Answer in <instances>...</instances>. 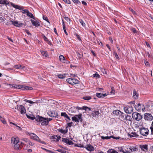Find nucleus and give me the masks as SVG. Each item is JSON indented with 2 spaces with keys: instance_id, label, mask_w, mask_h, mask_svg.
<instances>
[{
  "instance_id": "c756f323",
  "label": "nucleus",
  "mask_w": 153,
  "mask_h": 153,
  "mask_svg": "<svg viewBox=\"0 0 153 153\" xmlns=\"http://www.w3.org/2000/svg\"><path fill=\"white\" fill-rule=\"evenodd\" d=\"M79 81L77 80L74 79L72 78V85L74 84H77L79 83Z\"/></svg>"
},
{
  "instance_id": "f8f14e48",
  "label": "nucleus",
  "mask_w": 153,
  "mask_h": 153,
  "mask_svg": "<svg viewBox=\"0 0 153 153\" xmlns=\"http://www.w3.org/2000/svg\"><path fill=\"white\" fill-rule=\"evenodd\" d=\"M130 146H123V153H130L129 151L130 149Z\"/></svg>"
},
{
  "instance_id": "c85d7f7f",
  "label": "nucleus",
  "mask_w": 153,
  "mask_h": 153,
  "mask_svg": "<svg viewBox=\"0 0 153 153\" xmlns=\"http://www.w3.org/2000/svg\"><path fill=\"white\" fill-rule=\"evenodd\" d=\"M40 52L43 56H45V57H47L48 56V55L47 51H41Z\"/></svg>"
},
{
  "instance_id": "0eeeda50",
  "label": "nucleus",
  "mask_w": 153,
  "mask_h": 153,
  "mask_svg": "<svg viewBox=\"0 0 153 153\" xmlns=\"http://www.w3.org/2000/svg\"><path fill=\"white\" fill-rule=\"evenodd\" d=\"M144 119L148 121H151L152 120L153 117L152 115L148 113L145 114L144 116Z\"/></svg>"
},
{
  "instance_id": "2eb2a0df",
  "label": "nucleus",
  "mask_w": 153,
  "mask_h": 153,
  "mask_svg": "<svg viewBox=\"0 0 153 153\" xmlns=\"http://www.w3.org/2000/svg\"><path fill=\"white\" fill-rule=\"evenodd\" d=\"M101 139L104 140V139H110L111 138H114V139H115L116 140L118 139H119V137H115L113 136H110L109 137L108 136H106V137H104L103 136H101Z\"/></svg>"
},
{
  "instance_id": "f257e3e1",
  "label": "nucleus",
  "mask_w": 153,
  "mask_h": 153,
  "mask_svg": "<svg viewBox=\"0 0 153 153\" xmlns=\"http://www.w3.org/2000/svg\"><path fill=\"white\" fill-rule=\"evenodd\" d=\"M11 143L14 145V149H21L25 143L22 142L20 143L19 142L18 138L12 137L11 140Z\"/></svg>"
},
{
  "instance_id": "6ab92c4d",
  "label": "nucleus",
  "mask_w": 153,
  "mask_h": 153,
  "mask_svg": "<svg viewBox=\"0 0 153 153\" xmlns=\"http://www.w3.org/2000/svg\"><path fill=\"white\" fill-rule=\"evenodd\" d=\"M30 21L32 24L35 26L37 27L39 26L40 24L39 22L37 21H35L32 19H31Z\"/></svg>"
},
{
  "instance_id": "a211bd4d",
  "label": "nucleus",
  "mask_w": 153,
  "mask_h": 153,
  "mask_svg": "<svg viewBox=\"0 0 153 153\" xmlns=\"http://www.w3.org/2000/svg\"><path fill=\"white\" fill-rule=\"evenodd\" d=\"M61 116L64 117L66 119V120L67 119L68 120H67V121H69L71 120L70 118L65 112L61 113Z\"/></svg>"
},
{
  "instance_id": "c03bdc74",
  "label": "nucleus",
  "mask_w": 153,
  "mask_h": 153,
  "mask_svg": "<svg viewBox=\"0 0 153 153\" xmlns=\"http://www.w3.org/2000/svg\"><path fill=\"white\" fill-rule=\"evenodd\" d=\"M0 120L4 124H5L6 123V121L1 116H0Z\"/></svg>"
},
{
  "instance_id": "7c9ffc66",
  "label": "nucleus",
  "mask_w": 153,
  "mask_h": 153,
  "mask_svg": "<svg viewBox=\"0 0 153 153\" xmlns=\"http://www.w3.org/2000/svg\"><path fill=\"white\" fill-rule=\"evenodd\" d=\"M27 15L28 16L30 17V18H32L34 19H35L34 17L33 14L31 13L29 11L27 12Z\"/></svg>"
},
{
  "instance_id": "8fccbe9b",
  "label": "nucleus",
  "mask_w": 153,
  "mask_h": 153,
  "mask_svg": "<svg viewBox=\"0 0 153 153\" xmlns=\"http://www.w3.org/2000/svg\"><path fill=\"white\" fill-rule=\"evenodd\" d=\"M11 4L14 8L18 9V8L19 6V5H15L13 3H11Z\"/></svg>"
},
{
  "instance_id": "58836bf2",
  "label": "nucleus",
  "mask_w": 153,
  "mask_h": 153,
  "mask_svg": "<svg viewBox=\"0 0 153 153\" xmlns=\"http://www.w3.org/2000/svg\"><path fill=\"white\" fill-rule=\"evenodd\" d=\"M82 109L84 110L85 111H90L91 109L87 106H83Z\"/></svg>"
},
{
  "instance_id": "ea45409f",
  "label": "nucleus",
  "mask_w": 153,
  "mask_h": 153,
  "mask_svg": "<svg viewBox=\"0 0 153 153\" xmlns=\"http://www.w3.org/2000/svg\"><path fill=\"white\" fill-rule=\"evenodd\" d=\"M66 81L69 84L72 85V78H70L66 79Z\"/></svg>"
},
{
  "instance_id": "69168bd1",
  "label": "nucleus",
  "mask_w": 153,
  "mask_h": 153,
  "mask_svg": "<svg viewBox=\"0 0 153 153\" xmlns=\"http://www.w3.org/2000/svg\"><path fill=\"white\" fill-rule=\"evenodd\" d=\"M27 144H28L30 145L31 146H33L34 144V143H33L30 142V140L29 142H28Z\"/></svg>"
},
{
  "instance_id": "338daca9",
  "label": "nucleus",
  "mask_w": 153,
  "mask_h": 153,
  "mask_svg": "<svg viewBox=\"0 0 153 153\" xmlns=\"http://www.w3.org/2000/svg\"><path fill=\"white\" fill-rule=\"evenodd\" d=\"M55 137H57L56 141H58L61 138V137L60 136H58L57 135H56Z\"/></svg>"
},
{
  "instance_id": "412c9836",
  "label": "nucleus",
  "mask_w": 153,
  "mask_h": 153,
  "mask_svg": "<svg viewBox=\"0 0 153 153\" xmlns=\"http://www.w3.org/2000/svg\"><path fill=\"white\" fill-rule=\"evenodd\" d=\"M0 4L6 5L9 4V3L7 0H0Z\"/></svg>"
},
{
  "instance_id": "f704fd0d",
  "label": "nucleus",
  "mask_w": 153,
  "mask_h": 153,
  "mask_svg": "<svg viewBox=\"0 0 153 153\" xmlns=\"http://www.w3.org/2000/svg\"><path fill=\"white\" fill-rule=\"evenodd\" d=\"M27 117V118L29 119H30L32 120H34V119L36 120V117H35L34 116H33V115H28L27 114H26Z\"/></svg>"
},
{
  "instance_id": "f03ea898",
  "label": "nucleus",
  "mask_w": 153,
  "mask_h": 153,
  "mask_svg": "<svg viewBox=\"0 0 153 153\" xmlns=\"http://www.w3.org/2000/svg\"><path fill=\"white\" fill-rule=\"evenodd\" d=\"M36 120L38 122H42L41 125L42 126L47 125L48 123L47 120V118L42 117L41 116L38 115L36 118Z\"/></svg>"
},
{
  "instance_id": "aec40b11",
  "label": "nucleus",
  "mask_w": 153,
  "mask_h": 153,
  "mask_svg": "<svg viewBox=\"0 0 153 153\" xmlns=\"http://www.w3.org/2000/svg\"><path fill=\"white\" fill-rule=\"evenodd\" d=\"M58 131L63 134H66L68 131L67 127L64 130L62 129H59L57 130Z\"/></svg>"
},
{
  "instance_id": "20e7f679",
  "label": "nucleus",
  "mask_w": 153,
  "mask_h": 153,
  "mask_svg": "<svg viewBox=\"0 0 153 153\" xmlns=\"http://www.w3.org/2000/svg\"><path fill=\"white\" fill-rule=\"evenodd\" d=\"M132 117L134 119L137 121H139L142 117L141 115L139 113L136 112H133L132 115Z\"/></svg>"
},
{
  "instance_id": "4c0bfd02",
  "label": "nucleus",
  "mask_w": 153,
  "mask_h": 153,
  "mask_svg": "<svg viewBox=\"0 0 153 153\" xmlns=\"http://www.w3.org/2000/svg\"><path fill=\"white\" fill-rule=\"evenodd\" d=\"M124 115L126 116V115H125L124 114L122 113L121 114V115H120V117L119 118V119L122 120L125 119L124 118Z\"/></svg>"
},
{
  "instance_id": "4be33fe9",
  "label": "nucleus",
  "mask_w": 153,
  "mask_h": 153,
  "mask_svg": "<svg viewBox=\"0 0 153 153\" xmlns=\"http://www.w3.org/2000/svg\"><path fill=\"white\" fill-rule=\"evenodd\" d=\"M147 147L148 146L147 145L140 146V148L141 149L145 152H146L147 150Z\"/></svg>"
},
{
  "instance_id": "774afa93",
  "label": "nucleus",
  "mask_w": 153,
  "mask_h": 153,
  "mask_svg": "<svg viewBox=\"0 0 153 153\" xmlns=\"http://www.w3.org/2000/svg\"><path fill=\"white\" fill-rule=\"evenodd\" d=\"M5 19L2 17H0V20L1 22H3L5 21Z\"/></svg>"
},
{
  "instance_id": "5fc2aeb1",
  "label": "nucleus",
  "mask_w": 153,
  "mask_h": 153,
  "mask_svg": "<svg viewBox=\"0 0 153 153\" xmlns=\"http://www.w3.org/2000/svg\"><path fill=\"white\" fill-rule=\"evenodd\" d=\"M43 19L44 20H46L48 22H49L48 19L46 16H43Z\"/></svg>"
},
{
  "instance_id": "b1692460",
  "label": "nucleus",
  "mask_w": 153,
  "mask_h": 153,
  "mask_svg": "<svg viewBox=\"0 0 153 153\" xmlns=\"http://www.w3.org/2000/svg\"><path fill=\"white\" fill-rule=\"evenodd\" d=\"M99 114V112L98 111H94L91 114V115L93 117H95L96 116H97Z\"/></svg>"
},
{
  "instance_id": "79ce46f5",
  "label": "nucleus",
  "mask_w": 153,
  "mask_h": 153,
  "mask_svg": "<svg viewBox=\"0 0 153 153\" xmlns=\"http://www.w3.org/2000/svg\"><path fill=\"white\" fill-rule=\"evenodd\" d=\"M91 98V97L90 96H85L83 97V99L85 100H90Z\"/></svg>"
},
{
  "instance_id": "393cba45",
  "label": "nucleus",
  "mask_w": 153,
  "mask_h": 153,
  "mask_svg": "<svg viewBox=\"0 0 153 153\" xmlns=\"http://www.w3.org/2000/svg\"><path fill=\"white\" fill-rule=\"evenodd\" d=\"M14 68L17 69H22L24 67L20 65H14L13 66Z\"/></svg>"
},
{
  "instance_id": "603ef678",
  "label": "nucleus",
  "mask_w": 153,
  "mask_h": 153,
  "mask_svg": "<svg viewBox=\"0 0 153 153\" xmlns=\"http://www.w3.org/2000/svg\"><path fill=\"white\" fill-rule=\"evenodd\" d=\"M24 101H26V102L29 103L30 104H33L34 103V102H33L32 101L30 100H25Z\"/></svg>"
},
{
  "instance_id": "7ed1b4c3",
  "label": "nucleus",
  "mask_w": 153,
  "mask_h": 153,
  "mask_svg": "<svg viewBox=\"0 0 153 153\" xmlns=\"http://www.w3.org/2000/svg\"><path fill=\"white\" fill-rule=\"evenodd\" d=\"M82 114H79L78 115L73 116L71 118L72 120L75 122H79L80 121L82 122Z\"/></svg>"
},
{
  "instance_id": "bf43d9fd",
  "label": "nucleus",
  "mask_w": 153,
  "mask_h": 153,
  "mask_svg": "<svg viewBox=\"0 0 153 153\" xmlns=\"http://www.w3.org/2000/svg\"><path fill=\"white\" fill-rule=\"evenodd\" d=\"M123 146L119 147L118 148V151L119 152H123Z\"/></svg>"
},
{
  "instance_id": "9d476101",
  "label": "nucleus",
  "mask_w": 153,
  "mask_h": 153,
  "mask_svg": "<svg viewBox=\"0 0 153 153\" xmlns=\"http://www.w3.org/2000/svg\"><path fill=\"white\" fill-rule=\"evenodd\" d=\"M10 22H11L12 24L14 26L18 27H21L23 25V23H19L17 21H13L12 20H11Z\"/></svg>"
},
{
  "instance_id": "473e14b6",
  "label": "nucleus",
  "mask_w": 153,
  "mask_h": 153,
  "mask_svg": "<svg viewBox=\"0 0 153 153\" xmlns=\"http://www.w3.org/2000/svg\"><path fill=\"white\" fill-rule=\"evenodd\" d=\"M76 110V107H73L71 108L70 110L72 113H75Z\"/></svg>"
},
{
  "instance_id": "2f4dec72",
  "label": "nucleus",
  "mask_w": 153,
  "mask_h": 153,
  "mask_svg": "<svg viewBox=\"0 0 153 153\" xmlns=\"http://www.w3.org/2000/svg\"><path fill=\"white\" fill-rule=\"evenodd\" d=\"M108 153H119L117 151L114 149H110L107 151Z\"/></svg>"
},
{
  "instance_id": "052dcab7",
  "label": "nucleus",
  "mask_w": 153,
  "mask_h": 153,
  "mask_svg": "<svg viewBox=\"0 0 153 153\" xmlns=\"http://www.w3.org/2000/svg\"><path fill=\"white\" fill-rule=\"evenodd\" d=\"M131 30L134 33H136L137 32L136 30L134 28H132Z\"/></svg>"
},
{
  "instance_id": "13d9d810",
  "label": "nucleus",
  "mask_w": 153,
  "mask_h": 153,
  "mask_svg": "<svg viewBox=\"0 0 153 153\" xmlns=\"http://www.w3.org/2000/svg\"><path fill=\"white\" fill-rule=\"evenodd\" d=\"M114 56L117 59H119V58L117 53L116 52H114Z\"/></svg>"
},
{
  "instance_id": "6e6552de",
  "label": "nucleus",
  "mask_w": 153,
  "mask_h": 153,
  "mask_svg": "<svg viewBox=\"0 0 153 153\" xmlns=\"http://www.w3.org/2000/svg\"><path fill=\"white\" fill-rule=\"evenodd\" d=\"M28 135L31 139L38 141L39 139V137L35 134L33 133H29Z\"/></svg>"
},
{
  "instance_id": "e433bc0d",
  "label": "nucleus",
  "mask_w": 153,
  "mask_h": 153,
  "mask_svg": "<svg viewBox=\"0 0 153 153\" xmlns=\"http://www.w3.org/2000/svg\"><path fill=\"white\" fill-rule=\"evenodd\" d=\"M131 118L130 116H129L128 115H126L125 119L126 120L131 121Z\"/></svg>"
},
{
  "instance_id": "4d7b16f0",
  "label": "nucleus",
  "mask_w": 153,
  "mask_h": 153,
  "mask_svg": "<svg viewBox=\"0 0 153 153\" xmlns=\"http://www.w3.org/2000/svg\"><path fill=\"white\" fill-rule=\"evenodd\" d=\"M146 54L147 55L148 57L149 58H152V56L150 54L149 52H146Z\"/></svg>"
},
{
  "instance_id": "cd10ccee",
  "label": "nucleus",
  "mask_w": 153,
  "mask_h": 153,
  "mask_svg": "<svg viewBox=\"0 0 153 153\" xmlns=\"http://www.w3.org/2000/svg\"><path fill=\"white\" fill-rule=\"evenodd\" d=\"M59 59L60 62L63 63L65 59V58L63 55H60L59 57Z\"/></svg>"
},
{
  "instance_id": "bb28decb",
  "label": "nucleus",
  "mask_w": 153,
  "mask_h": 153,
  "mask_svg": "<svg viewBox=\"0 0 153 153\" xmlns=\"http://www.w3.org/2000/svg\"><path fill=\"white\" fill-rule=\"evenodd\" d=\"M129 149H130V150L129 151L130 153L132 152L136 151L137 150V149L135 147L133 146H130Z\"/></svg>"
},
{
  "instance_id": "a19ab883",
  "label": "nucleus",
  "mask_w": 153,
  "mask_h": 153,
  "mask_svg": "<svg viewBox=\"0 0 153 153\" xmlns=\"http://www.w3.org/2000/svg\"><path fill=\"white\" fill-rule=\"evenodd\" d=\"M58 76L59 78L63 79L65 77V74H59L58 75Z\"/></svg>"
},
{
  "instance_id": "ddd939ff",
  "label": "nucleus",
  "mask_w": 153,
  "mask_h": 153,
  "mask_svg": "<svg viewBox=\"0 0 153 153\" xmlns=\"http://www.w3.org/2000/svg\"><path fill=\"white\" fill-rule=\"evenodd\" d=\"M18 88L19 89H26V90H32V88L31 87H28L26 86H22L21 85H18Z\"/></svg>"
},
{
  "instance_id": "a878e982",
  "label": "nucleus",
  "mask_w": 153,
  "mask_h": 153,
  "mask_svg": "<svg viewBox=\"0 0 153 153\" xmlns=\"http://www.w3.org/2000/svg\"><path fill=\"white\" fill-rule=\"evenodd\" d=\"M113 113L114 114L116 115L117 116L120 115V114L121 113V112L118 110H114L113 111Z\"/></svg>"
},
{
  "instance_id": "09e8293b",
  "label": "nucleus",
  "mask_w": 153,
  "mask_h": 153,
  "mask_svg": "<svg viewBox=\"0 0 153 153\" xmlns=\"http://www.w3.org/2000/svg\"><path fill=\"white\" fill-rule=\"evenodd\" d=\"M28 10L27 9H25V10H23L21 12L25 14V13H27V12L28 11Z\"/></svg>"
},
{
  "instance_id": "e2e57ef3",
  "label": "nucleus",
  "mask_w": 153,
  "mask_h": 153,
  "mask_svg": "<svg viewBox=\"0 0 153 153\" xmlns=\"http://www.w3.org/2000/svg\"><path fill=\"white\" fill-rule=\"evenodd\" d=\"M63 1H64V2L66 3H67L68 4H70V1L69 0H62Z\"/></svg>"
},
{
  "instance_id": "864d4df0",
  "label": "nucleus",
  "mask_w": 153,
  "mask_h": 153,
  "mask_svg": "<svg viewBox=\"0 0 153 153\" xmlns=\"http://www.w3.org/2000/svg\"><path fill=\"white\" fill-rule=\"evenodd\" d=\"M93 76L94 77H96L97 78H99L100 77V75L97 74H95L93 75Z\"/></svg>"
},
{
  "instance_id": "6e6d98bb",
  "label": "nucleus",
  "mask_w": 153,
  "mask_h": 153,
  "mask_svg": "<svg viewBox=\"0 0 153 153\" xmlns=\"http://www.w3.org/2000/svg\"><path fill=\"white\" fill-rule=\"evenodd\" d=\"M63 63H65L66 64H69L70 63V62L65 59L64 62H63Z\"/></svg>"
},
{
  "instance_id": "423d86ee",
  "label": "nucleus",
  "mask_w": 153,
  "mask_h": 153,
  "mask_svg": "<svg viewBox=\"0 0 153 153\" xmlns=\"http://www.w3.org/2000/svg\"><path fill=\"white\" fill-rule=\"evenodd\" d=\"M124 110L126 113L131 114L133 111V108L131 105H127L124 108Z\"/></svg>"
},
{
  "instance_id": "49530a36",
  "label": "nucleus",
  "mask_w": 153,
  "mask_h": 153,
  "mask_svg": "<svg viewBox=\"0 0 153 153\" xmlns=\"http://www.w3.org/2000/svg\"><path fill=\"white\" fill-rule=\"evenodd\" d=\"M72 1L75 4H81L80 2L78 0H72Z\"/></svg>"
},
{
  "instance_id": "39448f33",
  "label": "nucleus",
  "mask_w": 153,
  "mask_h": 153,
  "mask_svg": "<svg viewBox=\"0 0 153 153\" xmlns=\"http://www.w3.org/2000/svg\"><path fill=\"white\" fill-rule=\"evenodd\" d=\"M140 133L143 136H146L149 134V130L147 128H142L140 130Z\"/></svg>"
},
{
  "instance_id": "0e129e2a",
  "label": "nucleus",
  "mask_w": 153,
  "mask_h": 153,
  "mask_svg": "<svg viewBox=\"0 0 153 153\" xmlns=\"http://www.w3.org/2000/svg\"><path fill=\"white\" fill-rule=\"evenodd\" d=\"M76 35L77 37V39L79 41H81V38H80V36L78 35V34H76Z\"/></svg>"
},
{
  "instance_id": "c9c22d12",
  "label": "nucleus",
  "mask_w": 153,
  "mask_h": 153,
  "mask_svg": "<svg viewBox=\"0 0 153 153\" xmlns=\"http://www.w3.org/2000/svg\"><path fill=\"white\" fill-rule=\"evenodd\" d=\"M79 21L82 26L84 27H85V24L82 19H79Z\"/></svg>"
},
{
  "instance_id": "37998d69",
  "label": "nucleus",
  "mask_w": 153,
  "mask_h": 153,
  "mask_svg": "<svg viewBox=\"0 0 153 153\" xmlns=\"http://www.w3.org/2000/svg\"><path fill=\"white\" fill-rule=\"evenodd\" d=\"M21 140L27 143H28V142H29V140L27 138H22L21 139Z\"/></svg>"
},
{
  "instance_id": "a18cd8bd",
  "label": "nucleus",
  "mask_w": 153,
  "mask_h": 153,
  "mask_svg": "<svg viewBox=\"0 0 153 153\" xmlns=\"http://www.w3.org/2000/svg\"><path fill=\"white\" fill-rule=\"evenodd\" d=\"M102 94L97 93L96 94V96L98 98H101L102 97Z\"/></svg>"
},
{
  "instance_id": "1a4fd4ad",
  "label": "nucleus",
  "mask_w": 153,
  "mask_h": 153,
  "mask_svg": "<svg viewBox=\"0 0 153 153\" xmlns=\"http://www.w3.org/2000/svg\"><path fill=\"white\" fill-rule=\"evenodd\" d=\"M62 141L64 143H65L69 145H72L74 144L73 142L72 141L66 138H62Z\"/></svg>"
},
{
  "instance_id": "f3484780",
  "label": "nucleus",
  "mask_w": 153,
  "mask_h": 153,
  "mask_svg": "<svg viewBox=\"0 0 153 153\" xmlns=\"http://www.w3.org/2000/svg\"><path fill=\"white\" fill-rule=\"evenodd\" d=\"M143 106V105L141 104L140 103H138L137 105H135V108L137 111H140L142 110V107Z\"/></svg>"
},
{
  "instance_id": "5701e85b",
  "label": "nucleus",
  "mask_w": 153,
  "mask_h": 153,
  "mask_svg": "<svg viewBox=\"0 0 153 153\" xmlns=\"http://www.w3.org/2000/svg\"><path fill=\"white\" fill-rule=\"evenodd\" d=\"M133 97L135 99H137L138 97V94L135 90L133 91Z\"/></svg>"
},
{
  "instance_id": "9b49d317",
  "label": "nucleus",
  "mask_w": 153,
  "mask_h": 153,
  "mask_svg": "<svg viewBox=\"0 0 153 153\" xmlns=\"http://www.w3.org/2000/svg\"><path fill=\"white\" fill-rule=\"evenodd\" d=\"M48 115L52 117H57L58 115L57 112L49 111L48 113Z\"/></svg>"
},
{
  "instance_id": "dca6fc26",
  "label": "nucleus",
  "mask_w": 153,
  "mask_h": 153,
  "mask_svg": "<svg viewBox=\"0 0 153 153\" xmlns=\"http://www.w3.org/2000/svg\"><path fill=\"white\" fill-rule=\"evenodd\" d=\"M87 150L90 151H92L94 150V148L90 144L87 145L85 147Z\"/></svg>"
},
{
  "instance_id": "3c124183",
  "label": "nucleus",
  "mask_w": 153,
  "mask_h": 153,
  "mask_svg": "<svg viewBox=\"0 0 153 153\" xmlns=\"http://www.w3.org/2000/svg\"><path fill=\"white\" fill-rule=\"evenodd\" d=\"M24 101H26V102L29 103L30 104H33L34 103V102H33L32 101L30 100H25Z\"/></svg>"
},
{
  "instance_id": "72a5a7b5",
  "label": "nucleus",
  "mask_w": 153,
  "mask_h": 153,
  "mask_svg": "<svg viewBox=\"0 0 153 153\" xmlns=\"http://www.w3.org/2000/svg\"><path fill=\"white\" fill-rule=\"evenodd\" d=\"M138 135H137L135 132H132L131 133L130 135V137H138Z\"/></svg>"
},
{
  "instance_id": "de8ad7c7",
  "label": "nucleus",
  "mask_w": 153,
  "mask_h": 153,
  "mask_svg": "<svg viewBox=\"0 0 153 153\" xmlns=\"http://www.w3.org/2000/svg\"><path fill=\"white\" fill-rule=\"evenodd\" d=\"M150 129L151 130L152 134H153V120L152 122L151 126L150 127Z\"/></svg>"
},
{
  "instance_id": "4468645a",
  "label": "nucleus",
  "mask_w": 153,
  "mask_h": 153,
  "mask_svg": "<svg viewBox=\"0 0 153 153\" xmlns=\"http://www.w3.org/2000/svg\"><path fill=\"white\" fill-rule=\"evenodd\" d=\"M18 109L19 111H20L21 114H23L25 112V107L22 105H19V107Z\"/></svg>"
},
{
  "instance_id": "680f3d73",
  "label": "nucleus",
  "mask_w": 153,
  "mask_h": 153,
  "mask_svg": "<svg viewBox=\"0 0 153 153\" xmlns=\"http://www.w3.org/2000/svg\"><path fill=\"white\" fill-rule=\"evenodd\" d=\"M42 37L44 39L46 42L48 40L44 35H42Z\"/></svg>"
}]
</instances>
